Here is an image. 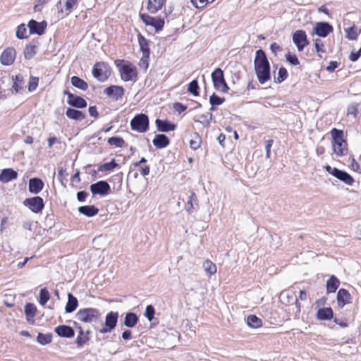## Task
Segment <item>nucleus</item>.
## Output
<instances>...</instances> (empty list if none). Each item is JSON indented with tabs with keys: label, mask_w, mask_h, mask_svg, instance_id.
<instances>
[{
	"label": "nucleus",
	"mask_w": 361,
	"mask_h": 361,
	"mask_svg": "<svg viewBox=\"0 0 361 361\" xmlns=\"http://www.w3.org/2000/svg\"><path fill=\"white\" fill-rule=\"evenodd\" d=\"M44 187V183L39 178H32L29 180L28 190L30 193L38 194Z\"/></svg>",
	"instance_id": "23"
},
{
	"label": "nucleus",
	"mask_w": 361,
	"mask_h": 361,
	"mask_svg": "<svg viewBox=\"0 0 361 361\" xmlns=\"http://www.w3.org/2000/svg\"><path fill=\"white\" fill-rule=\"evenodd\" d=\"M78 306V300L72 293H68V302L65 307L66 313L74 312Z\"/></svg>",
	"instance_id": "32"
},
{
	"label": "nucleus",
	"mask_w": 361,
	"mask_h": 361,
	"mask_svg": "<svg viewBox=\"0 0 361 361\" xmlns=\"http://www.w3.org/2000/svg\"><path fill=\"white\" fill-rule=\"evenodd\" d=\"M154 307L152 305H148L145 308V316L151 322L154 317Z\"/></svg>",
	"instance_id": "55"
},
{
	"label": "nucleus",
	"mask_w": 361,
	"mask_h": 361,
	"mask_svg": "<svg viewBox=\"0 0 361 361\" xmlns=\"http://www.w3.org/2000/svg\"><path fill=\"white\" fill-rule=\"evenodd\" d=\"M212 80L214 87L217 90H221L222 92H227L229 87L225 80L224 71L220 68H216L212 73Z\"/></svg>",
	"instance_id": "8"
},
{
	"label": "nucleus",
	"mask_w": 361,
	"mask_h": 361,
	"mask_svg": "<svg viewBox=\"0 0 361 361\" xmlns=\"http://www.w3.org/2000/svg\"><path fill=\"white\" fill-rule=\"evenodd\" d=\"M88 334L89 331H87L86 335H85L83 330L81 328H80L79 335L78 336L75 341L78 347H82L88 341Z\"/></svg>",
	"instance_id": "43"
},
{
	"label": "nucleus",
	"mask_w": 361,
	"mask_h": 361,
	"mask_svg": "<svg viewBox=\"0 0 361 361\" xmlns=\"http://www.w3.org/2000/svg\"><path fill=\"white\" fill-rule=\"evenodd\" d=\"M324 169L334 177L348 185H353L355 180L353 177L345 171L341 170L336 167H331L329 165L324 166Z\"/></svg>",
	"instance_id": "6"
},
{
	"label": "nucleus",
	"mask_w": 361,
	"mask_h": 361,
	"mask_svg": "<svg viewBox=\"0 0 361 361\" xmlns=\"http://www.w3.org/2000/svg\"><path fill=\"white\" fill-rule=\"evenodd\" d=\"M36 46L28 44L24 51V56L26 59H31L36 54Z\"/></svg>",
	"instance_id": "51"
},
{
	"label": "nucleus",
	"mask_w": 361,
	"mask_h": 361,
	"mask_svg": "<svg viewBox=\"0 0 361 361\" xmlns=\"http://www.w3.org/2000/svg\"><path fill=\"white\" fill-rule=\"evenodd\" d=\"M16 56L14 48L8 47L3 51L0 56V61L4 66H11L13 63Z\"/></svg>",
	"instance_id": "17"
},
{
	"label": "nucleus",
	"mask_w": 361,
	"mask_h": 361,
	"mask_svg": "<svg viewBox=\"0 0 361 361\" xmlns=\"http://www.w3.org/2000/svg\"><path fill=\"white\" fill-rule=\"evenodd\" d=\"M118 319V312L111 311L109 313H107L105 317L104 326L101 329H99V332L101 334H106L111 332L116 326Z\"/></svg>",
	"instance_id": "10"
},
{
	"label": "nucleus",
	"mask_w": 361,
	"mask_h": 361,
	"mask_svg": "<svg viewBox=\"0 0 361 361\" xmlns=\"http://www.w3.org/2000/svg\"><path fill=\"white\" fill-rule=\"evenodd\" d=\"M213 114L212 113H207L205 114H201L194 118L195 122L200 123L204 127H208L210 125L211 121L213 119Z\"/></svg>",
	"instance_id": "37"
},
{
	"label": "nucleus",
	"mask_w": 361,
	"mask_h": 361,
	"mask_svg": "<svg viewBox=\"0 0 361 361\" xmlns=\"http://www.w3.org/2000/svg\"><path fill=\"white\" fill-rule=\"evenodd\" d=\"M157 128L160 132H170L176 128V125L167 119L162 120L157 118L155 121Z\"/></svg>",
	"instance_id": "21"
},
{
	"label": "nucleus",
	"mask_w": 361,
	"mask_h": 361,
	"mask_svg": "<svg viewBox=\"0 0 361 361\" xmlns=\"http://www.w3.org/2000/svg\"><path fill=\"white\" fill-rule=\"evenodd\" d=\"M139 16L145 25H150L153 27L156 32H159L164 27V17L161 15L157 17H152L147 13H140Z\"/></svg>",
	"instance_id": "7"
},
{
	"label": "nucleus",
	"mask_w": 361,
	"mask_h": 361,
	"mask_svg": "<svg viewBox=\"0 0 361 361\" xmlns=\"http://www.w3.org/2000/svg\"><path fill=\"white\" fill-rule=\"evenodd\" d=\"M92 73L98 81L104 82L111 75V68L105 62H97L94 65Z\"/></svg>",
	"instance_id": "5"
},
{
	"label": "nucleus",
	"mask_w": 361,
	"mask_h": 361,
	"mask_svg": "<svg viewBox=\"0 0 361 361\" xmlns=\"http://www.w3.org/2000/svg\"><path fill=\"white\" fill-rule=\"evenodd\" d=\"M203 268L209 275H213L216 272V264L209 259H207L203 262Z\"/></svg>",
	"instance_id": "44"
},
{
	"label": "nucleus",
	"mask_w": 361,
	"mask_h": 361,
	"mask_svg": "<svg viewBox=\"0 0 361 361\" xmlns=\"http://www.w3.org/2000/svg\"><path fill=\"white\" fill-rule=\"evenodd\" d=\"M90 189L93 196L99 195L104 197L111 192L110 185L106 180H99L95 183H92Z\"/></svg>",
	"instance_id": "11"
},
{
	"label": "nucleus",
	"mask_w": 361,
	"mask_h": 361,
	"mask_svg": "<svg viewBox=\"0 0 361 361\" xmlns=\"http://www.w3.org/2000/svg\"><path fill=\"white\" fill-rule=\"evenodd\" d=\"M26 33H27V28L24 23H22L17 27V30H16V34L17 38H18L20 39L27 38V36L26 35Z\"/></svg>",
	"instance_id": "52"
},
{
	"label": "nucleus",
	"mask_w": 361,
	"mask_h": 361,
	"mask_svg": "<svg viewBox=\"0 0 361 361\" xmlns=\"http://www.w3.org/2000/svg\"><path fill=\"white\" fill-rule=\"evenodd\" d=\"M209 0H190V3L196 8H201L204 7L208 3Z\"/></svg>",
	"instance_id": "57"
},
{
	"label": "nucleus",
	"mask_w": 361,
	"mask_h": 361,
	"mask_svg": "<svg viewBox=\"0 0 361 361\" xmlns=\"http://www.w3.org/2000/svg\"><path fill=\"white\" fill-rule=\"evenodd\" d=\"M152 143L157 148L163 149L170 144V140L164 134H157L154 136Z\"/></svg>",
	"instance_id": "26"
},
{
	"label": "nucleus",
	"mask_w": 361,
	"mask_h": 361,
	"mask_svg": "<svg viewBox=\"0 0 361 361\" xmlns=\"http://www.w3.org/2000/svg\"><path fill=\"white\" fill-rule=\"evenodd\" d=\"M202 138L197 133H194L190 141V147L192 149L196 150L201 146Z\"/></svg>",
	"instance_id": "42"
},
{
	"label": "nucleus",
	"mask_w": 361,
	"mask_h": 361,
	"mask_svg": "<svg viewBox=\"0 0 361 361\" xmlns=\"http://www.w3.org/2000/svg\"><path fill=\"white\" fill-rule=\"evenodd\" d=\"M72 85L80 90L85 91L88 89V84L78 76H72L71 78Z\"/></svg>",
	"instance_id": "35"
},
{
	"label": "nucleus",
	"mask_w": 361,
	"mask_h": 361,
	"mask_svg": "<svg viewBox=\"0 0 361 361\" xmlns=\"http://www.w3.org/2000/svg\"><path fill=\"white\" fill-rule=\"evenodd\" d=\"M47 23L45 20L42 22H37L35 20H30L28 23L27 27L30 34H36L37 35H42L44 33Z\"/></svg>",
	"instance_id": "16"
},
{
	"label": "nucleus",
	"mask_w": 361,
	"mask_h": 361,
	"mask_svg": "<svg viewBox=\"0 0 361 361\" xmlns=\"http://www.w3.org/2000/svg\"><path fill=\"white\" fill-rule=\"evenodd\" d=\"M101 316L100 311L93 307L80 309L76 314L78 319L84 323L96 322Z\"/></svg>",
	"instance_id": "3"
},
{
	"label": "nucleus",
	"mask_w": 361,
	"mask_h": 361,
	"mask_svg": "<svg viewBox=\"0 0 361 361\" xmlns=\"http://www.w3.org/2000/svg\"><path fill=\"white\" fill-rule=\"evenodd\" d=\"M334 322L342 328H345L348 326V322L345 319L334 317Z\"/></svg>",
	"instance_id": "62"
},
{
	"label": "nucleus",
	"mask_w": 361,
	"mask_h": 361,
	"mask_svg": "<svg viewBox=\"0 0 361 361\" xmlns=\"http://www.w3.org/2000/svg\"><path fill=\"white\" fill-rule=\"evenodd\" d=\"M137 39L140 46V50L142 53L141 61H147L150 55L149 41L141 33H138Z\"/></svg>",
	"instance_id": "19"
},
{
	"label": "nucleus",
	"mask_w": 361,
	"mask_h": 361,
	"mask_svg": "<svg viewBox=\"0 0 361 361\" xmlns=\"http://www.w3.org/2000/svg\"><path fill=\"white\" fill-rule=\"evenodd\" d=\"M314 48H315V50L317 51V53L318 54L319 56V57H322V55L320 54V53H324L325 52V50L324 49V43L323 42L319 39V38H317V39H314Z\"/></svg>",
	"instance_id": "54"
},
{
	"label": "nucleus",
	"mask_w": 361,
	"mask_h": 361,
	"mask_svg": "<svg viewBox=\"0 0 361 361\" xmlns=\"http://www.w3.org/2000/svg\"><path fill=\"white\" fill-rule=\"evenodd\" d=\"M288 73L286 68L281 67L279 69L277 77H274V82L281 83L288 78Z\"/></svg>",
	"instance_id": "46"
},
{
	"label": "nucleus",
	"mask_w": 361,
	"mask_h": 361,
	"mask_svg": "<svg viewBox=\"0 0 361 361\" xmlns=\"http://www.w3.org/2000/svg\"><path fill=\"white\" fill-rule=\"evenodd\" d=\"M294 304L295 306L293 307V311H294V319H298L300 317L301 305L298 301L295 302Z\"/></svg>",
	"instance_id": "61"
},
{
	"label": "nucleus",
	"mask_w": 361,
	"mask_h": 361,
	"mask_svg": "<svg viewBox=\"0 0 361 361\" xmlns=\"http://www.w3.org/2000/svg\"><path fill=\"white\" fill-rule=\"evenodd\" d=\"M50 299V294L46 288H42L39 295V302L41 305L44 306Z\"/></svg>",
	"instance_id": "47"
},
{
	"label": "nucleus",
	"mask_w": 361,
	"mask_h": 361,
	"mask_svg": "<svg viewBox=\"0 0 361 361\" xmlns=\"http://www.w3.org/2000/svg\"><path fill=\"white\" fill-rule=\"evenodd\" d=\"M39 79L37 77H31L29 85H28V90L30 92H32L36 90L37 85H38Z\"/></svg>",
	"instance_id": "58"
},
{
	"label": "nucleus",
	"mask_w": 361,
	"mask_h": 361,
	"mask_svg": "<svg viewBox=\"0 0 361 361\" xmlns=\"http://www.w3.org/2000/svg\"><path fill=\"white\" fill-rule=\"evenodd\" d=\"M292 38L299 51H302L309 44L306 32L302 30H298L294 32Z\"/></svg>",
	"instance_id": "14"
},
{
	"label": "nucleus",
	"mask_w": 361,
	"mask_h": 361,
	"mask_svg": "<svg viewBox=\"0 0 361 361\" xmlns=\"http://www.w3.org/2000/svg\"><path fill=\"white\" fill-rule=\"evenodd\" d=\"M270 50L271 51L272 54L276 56L278 51H281L282 48L277 43L273 42L270 45Z\"/></svg>",
	"instance_id": "64"
},
{
	"label": "nucleus",
	"mask_w": 361,
	"mask_h": 361,
	"mask_svg": "<svg viewBox=\"0 0 361 361\" xmlns=\"http://www.w3.org/2000/svg\"><path fill=\"white\" fill-rule=\"evenodd\" d=\"M281 297L283 304H294L298 301V299L295 297L294 293H289L288 292H283L281 293Z\"/></svg>",
	"instance_id": "40"
},
{
	"label": "nucleus",
	"mask_w": 361,
	"mask_h": 361,
	"mask_svg": "<svg viewBox=\"0 0 361 361\" xmlns=\"http://www.w3.org/2000/svg\"><path fill=\"white\" fill-rule=\"evenodd\" d=\"M225 101L224 97H221L213 93L209 97V103L211 106H219L222 104Z\"/></svg>",
	"instance_id": "53"
},
{
	"label": "nucleus",
	"mask_w": 361,
	"mask_h": 361,
	"mask_svg": "<svg viewBox=\"0 0 361 361\" xmlns=\"http://www.w3.org/2000/svg\"><path fill=\"white\" fill-rule=\"evenodd\" d=\"M63 94L67 96V103L69 106L75 109H83L87 105L86 100L80 96L75 95L68 90H64Z\"/></svg>",
	"instance_id": "12"
},
{
	"label": "nucleus",
	"mask_w": 361,
	"mask_h": 361,
	"mask_svg": "<svg viewBox=\"0 0 361 361\" xmlns=\"http://www.w3.org/2000/svg\"><path fill=\"white\" fill-rule=\"evenodd\" d=\"M52 340V334H42V333H38L37 341L38 343H39L41 345H47L48 343H50Z\"/></svg>",
	"instance_id": "48"
},
{
	"label": "nucleus",
	"mask_w": 361,
	"mask_h": 361,
	"mask_svg": "<svg viewBox=\"0 0 361 361\" xmlns=\"http://www.w3.org/2000/svg\"><path fill=\"white\" fill-rule=\"evenodd\" d=\"M118 166V164L116 163V160L114 159H111V161L104 163V164L99 166L98 171H102V172L111 171L114 170Z\"/></svg>",
	"instance_id": "41"
},
{
	"label": "nucleus",
	"mask_w": 361,
	"mask_h": 361,
	"mask_svg": "<svg viewBox=\"0 0 361 361\" xmlns=\"http://www.w3.org/2000/svg\"><path fill=\"white\" fill-rule=\"evenodd\" d=\"M246 324L251 328L257 329L262 326V321L255 314H250L246 318Z\"/></svg>",
	"instance_id": "36"
},
{
	"label": "nucleus",
	"mask_w": 361,
	"mask_h": 361,
	"mask_svg": "<svg viewBox=\"0 0 361 361\" xmlns=\"http://www.w3.org/2000/svg\"><path fill=\"white\" fill-rule=\"evenodd\" d=\"M65 114L68 118L75 121H82L86 118L85 113L75 109V108H68Z\"/></svg>",
	"instance_id": "29"
},
{
	"label": "nucleus",
	"mask_w": 361,
	"mask_h": 361,
	"mask_svg": "<svg viewBox=\"0 0 361 361\" xmlns=\"http://www.w3.org/2000/svg\"><path fill=\"white\" fill-rule=\"evenodd\" d=\"M345 37L349 40H356L360 31L355 25L345 28Z\"/></svg>",
	"instance_id": "39"
},
{
	"label": "nucleus",
	"mask_w": 361,
	"mask_h": 361,
	"mask_svg": "<svg viewBox=\"0 0 361 361\" xmlns=\"http://www.w3.org/2000/svg\"><path fill=\"white\" fill-rule=\"evenodd\" d=\"M195 205H198V200L195 193L193 191H190V195L188 196L187 202L185 205V209L190 214L193 212Z\"/></svg>",
	"instance_id": "33"
},
{
	"label": "nucleus",
	"mask_w": 361,
	"mask_h": 361,
	"mask_svg": "<svg viewBox=\"0 0 361 361\" xmlns=\"http://www.w3.org/2000/svg\"><path fill=\"white\" fill-rule=\"evenodd\" d=\"M360 56H361V48L356 52L352 51L349 56V59L351 61L355 62L359 59Z\"/></svg>",
	"instance_id": "63"
},
{
	"label": "nucleus",
	"mask_w": 361,
	"mask_h": 361,
	"mask_svg": "<svg viewBox=\"0 0 361 361\" xmlns=\"http://www.w3.org/2000/svg\"><path fill=\"white\" fill-rule=\"evenodd\" d=\"M130 128L133 130L142 133L149 130V117L145 114H136L130 122Z\"/></svg>",
	"instance_id": "4"
},
{
	"label": "nucleus",
	"mask_w": 361,
	"mask_h": 361,
	"mask_svg": "<svg viewBox=\"0 0 361 361\" xmlns=\"http://www.w3.org/2000/svg\"><path fill=\"white\" fill-rule=\"evenodd\" d=\"M77 1L78 0H66V10L68 11L67 15L71 12Z\"/></svg>",
	"instance_id": "60"
},
{
	"label": "nucleus",
	"mask_w": 361,
	"mask_h": 361,
	"mask_svg": "<svg viewBox=\"0 0 361 361\" xmlns=\"http://www.w3.org/2000/svg\"><path fill=\"white\" fill-rule=\"evenodd\" d=\"M24 80L23 78L20 75H16L14 78V82L13 85V88L16 93L20 92L22 90H23Z\"/></svg>",
	"instance_id": "45"
},
{
	"label": "nucleus",
	"mask_w": 361,
	"mask_h": 361,
	"mask_svg": "<svg viewBox=\"0 0 361 361\" xmlns=\"http://www.w3.org/2000/svg\"><path fill=\"white\" fill-rule=\"evenodd\" d=\"M114 63L118 68L121 78L123 81H130L137 76L136 67L130 62L123 59H116Z\"/></svg>",
	"instance_id": "2"
},
{
	"label": "nucleus",
	"mask_w": 361,
	"mask_h": 361,
	"mask_svg": "<svg viewBox=\"0 0 361 361\" xmlns=\"http://www.w3.org/2000/svg\"><path fill=\"white\" fill-rule=\"evenodd\" d=\"M332 137V149L338 157H343L348 154V148L346 140L344 138L343 130L334 128L330 132Z\"/></svg>",
	"instance_id": "1"
},
{
	"label": "nucleus",
	"mask_w": 361,
	"mask_h": 361,
	"mask_svg": "<svg viewBox=\"0 0 361 361\" xmlns=\"http://www.w3.org/2000/svg\"><path fill=\"white\" fill-rule=\"evenodd\" d=\"M255 71L260 84H264L271 79L270 66L255 68Z\"/></svg>",
	"instance_id": "20"
},
{
	"label": "nucleus",
	"mask_w": 361,
	"mask_h": 361,
	"mask_svg": "<svg viewBox=\"0 0 361 361\" xmlns=\"http://www.w3.org/2000/svg\"><path fill=\"white\" fill-rule=\"evenodd\" d=\"M286 59L290 64L293 66H297L300 63L297 56L295 54H291L290 52L286 55Z\"/></svg>",
	"instance_id": "56"
},
{
	"label": "nucleus",
	"mask_w": 361,
	"mask_h": 361,
	"mask_svg": "<svg viewBox=\"0 0 361 361\" xmlns=\"http://www.w3.org/2000/svg\"><path fill=\"white\" fill-rule=\"evenodd\" d=\"M36 312L37 307L33 303L29 302L25 305V313L26 319L28 322H30L31 319H33L36 315Z\"/></svg>",
	"instance_id": "38"
},
{
	"label": "nucleus",
	"mask_w": 361,
	"mask_h": 361,
	"mask_svg": "<svg viewBox=\"0 0 361 361\" xmlns=\"http://www.w3.org/2000/svg\"><path fill=\"white\" fill-rule=\"evenodd\" d=\"M173 109L180 114L187 109V106L182 103L176 102L173 104Z\"/></svg>",
	"instance_id": "59"
},
{
	"label": "nucleus",
	"mask_w": 361,
	"mask_h": 361,
	"mask_svg": "<svg viewBox=\"0 0 361 361\" xmlns=\"http://www.w3.org/2000/svg\"><path fill=\"white\" fill-rule=\"evenodd\" d=\"M336 300L338 308L342 309L345 305L352 302V296L348 290L341 288L337 292Z\"/></svg>",
	"instance_id": "18"
},
{
	"label": "nucleus",
	"mask_w": 361,
	"mask_h": 361,
	"mask_svg": "<svg viewBox=\"0 0 361 361\" xmlns=\"http://www.w3.org/2000/svg\"><path fill=\"white\" fill-rule=\"evenodd\" d=\"M55 332L59 336L63 338H70L75 335L74 329L71 326L64 324L56 326L55 328Z\"/></svg>",
	"instance_id": "25"
},
{
	"label": "nucleus",
	"mask_w": 361,
	"mask_h": 361,
	"mask_svg": "<svg viewBox=\"0 0 361 361\" xmlns=\"http://www.w3.org/2000/svg\"><path fill=\"white\" fill-rule=\"evenodd\" d=\"M340 283V281L336 276H331L326 281V293L329 294L335 293L338 288Z\"/></svg>",
	"instance_id": "30"
},
{
	"label": "nucleus",
	"mask_w": 361,
	"mask_h": 361,
	"mask_svg": "<svg viewBox=\"0 0 361 361\" xmlns=\"http://www.w3.org/2000/svg\"><path fill=\"white\" fill-rule=\"evenodd\" d=\"M270 66L267 54L264 50L259 49L256 51L254 60L255 68Z\"/></svg>",
	"instance_id": "22"
},
{
	"label": "nucleus",
	"mask_w": 361,
	"mask_h": 361,
	"mask_svg": "<svg viewBox=\"0 0 361 361\" xmlns=\"http://www.w3.org/2000/svg\"><path fill=\"white\" fill-rule=\"evenodd\" d=\"M107 142L116 147H123L125 145V140L121 137H111L108 139Z\"/></svg>",
	"instance_id": "50"
},
{
	"label": "nucleus",
	"mask_w": 361,
	"mask_h": 361,
	"mask_svg": "<svg viewBox=\"0 0 361 361\" xmlns=\"http://www.w3.org/2000/svg\"><path fill=\"white\" fill-rule=\"evenodd\" d=\"M124 88L118 85H110L104 90V93L110 99L118 101L124 94Z\"/></svg>",
	"instance_id": "15"
},
{
	"label": "nucleus",
	"mask_w": 361,
	"mask_h": 361,
	"mask_svg": "<svg viewBox=\"0 0 361 361\" xmlns=\"http://www.w3.org/2000/svg\"><path fill=\"white\" fill-rule=\"evenodd\" d=\"M333 30V26L328 22H318L313 27L311 35H317L320 37H326Z\"/></svg>",
	"instance_id": "13"
},
{
	"label": "nucleus",
	"mask_w": 361,
	"mask_h": 361,
	"mask_svg": "<svg viewBox=\"0 0 361 361\" xmlns=\"http://www.w3.org/2000/svg\"><path fill=\"white\" fill-rule=\"evenodd\" d=\"M18 172L11 168L4 169L0 173V182L8 183L18 178Z\"/></svg>",
	"instance_id": "24"
},
{
	"label": "nucleus",
	"mask_w": 361,
	"mask_h": 361,
	"mask_svg": "<svg viewBox=\"0 0 361 361\" xmlns=\"http://www.w3.org/2000/svg\"><path fill=\"white\" fill-rule=\"evenodd\" d=\"M188 91L194 96L200 94V87L197 80H192L188 85Z\"/></svg>",
	"instance_id": "49"
},
{
	"label": "nucleus",
	"mask_w": 361,
	"mask_h": 361,
	"mask_svg": "<svg viewBox=\"0 0 361 361\" xmlns=\"http://www.w3.org/2000/svg\"><path fill=\"white\" fill-rule=\"evenodd\" d=\"M23 204L33 213L41 212L44 207V200L39 196L28 197L24 200Z\"/></svg>",
	"instance_id": "9"
},
{
	"label": "nucleus",
	"mask_w": 361,
	"mask_h": 361,
	"mask_svg": "<svg viewBox=\"0 0 361 361\" xmlns=\"http://www.w3.org/2000/svg\"><path fill=\"white\" fill-rule=\"evenodd\" d=\"M166 0H148L147 10L152 14L157 13L160 11Z\"/></svg>",
	"instance_id": "27"
},
{
	"label": "nucleus",
	"mask_w": 361,
	"mask_h": 361,
	"mask_svg": "<svg viewBox=\"0 0 361 361\" xmlns=\"http://www.w3.org/2000/svg\"><path fill=\"white\" fill-rule=\"evenodd\" d=\"M334 318V311L331 307H322L317 312V319L327 321Z\"/></svg>",
	"instance_id": "28"
},
{
	"label": "nucleus",
	"mask_w": 361,
	"mask_h": 361,
	"mask_svg": "<svg viewBox=\"0 0 361 361\" xmlns=\"http://www.w3.org/2000/svg\"><path fill=\"white\" fill-rule=\"evenodd\" d=\"M138 320V317L135 313L128 312L126 314L123 324L128 328H133L137 324Z\"/></svg>",
	"instance_id": "34"
},
{
	"label": "nucleus",
	"mask_w": 361,
	"mask_h": 361,
	"mask_svg": "<svg viewBox=\"0 0 361 361\" xmlns=\"http://www.w3.org/2000/svg\"><path fill=\"white\" fill-rule=\"evenodd\" d=\"M78 211L86 216L92 217L98 214L99 209L94 205H85L79 207Z\"/></svg>",
	"instance_id": "31"
}]
</instances>
